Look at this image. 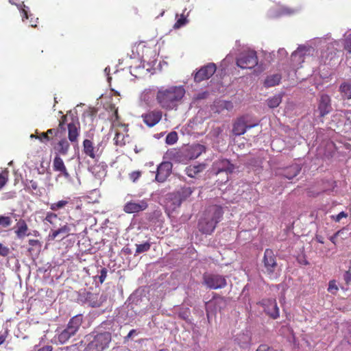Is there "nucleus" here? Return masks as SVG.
<instances>
[{"label":"nucleus","instance_id":"1","mask_svg":"<svg viewBox=\"0 0 351 351\" xmlns=\"http://www.w3.org/2000/svg\"><path fill=\"white\" fill-rule=\"evenodd\" d=\"M185 93L183 86H161L158 89L156 99L163 109L167 110L177 109Z\"/></svg>","mask_w":351,"mask_h":351},{"label":"nucleus","instance_id":"2","mask_svg":"<svg viewBox=\"0 0 351 351\" xmlns=\"http://www.w3.org/2000/svg\"><path fill=\"white\" fill-rule=\"evenodd\" d=\"M223 214L221 206L217 205L210 206L206 210L204 217L199 221V230L203 234H211L217 224L221 220Z\"/></svg>","mask_w":351,"mask_h":351},{"label":"nucleus","instance_id":"3","mask_svg":"<svg viewBox=\"0 0 351 351\" xmlns=\"http://www.w3.org/2000/svg\"><path fill=\"white\" fill-rule=\"evenodd\" d=\"M265 271L271 279H276L279 275L278 266L274 252L271 249H266L263 260Z\"/></svg>","mask_w":351,"mask_h":351},{"label":"nucleus","instance_id":"4","mask_svg":"<svg viewBox=\"0 0 351 351\" xmlns=\"http://www.w3.org/2000/svg\"><path fill=\"white\" fill-rule=\"evenodd\" d=\"M235 169L234 165L226 158H220L215 161L213 165V171L217 176L225 173L226 178H222L220 182L222 184L226 183L229 180V175L231 174Z\"/></svg>","mask_w":351,"mask_h":351},{"label":"nucleus","instance_id":"5","mask_svg":"<svg viewBox=\"0 0 351 351\" xmlns=\"http://www.w3.org/2000/svg\"><path fill=\"white\" fill-rule=\"evenodd\" d=\"M257 64L258 57L254 50L243 51L237 58V65L243 69H251Z\"/></svg>","mask_w":351,"mask_h":351},{"label":"nucleus","instance_id":"6","mask_svg":"<svg viewBox=\"0 0 351 351\" xmlns=\"http://www.w3.org/2000/svg\"><path fill=\"white\" fill-rule=\"evenodd\" d=\"M202 283L210 289H223L227 285L226 277L218 274L205 273Z\"/></svg>","mask_w":351,"mask_h":351},{"label":"nucleus","instance_id":"7","mask_svg":"<svg viewBox=\"0 0 351 351\" xmlns=\"http://www.w3.org/2000/svg\"><path fill=\"white\" fill-rule=\"evenodd\" d=\"M93 339L89 343V351H102L110 341L111 336L108 332L90 334Z\"/></svg>","mask_w":351,"mask_h":351},{"label":"nucleus","instance_id":"8","mask_svg":"<svg viewBox=\"0 0 351 351\" xmlns=\"http://www.w3.org/2000/svg\"><path fill=\"white\" fill-rule=\"evenodd\" d=\"M228 300L224 297L215 295L210 300L206 308V315L209 319L212 314H215L217 311L221 312L227 307Z\"/></svg>","mask_w":351,"mask_h":351},{"label":"nucleus","instance_id":"9","mask_svg":"<svg viewBox=\"0 0 351 351\" xmlns=\"http://www.w3.org/2000/svg\"><path fill=\"white\" fill-rule=\"evenodd\" d=\"M217 69L215 63H208L202 66L195 74L194 80L195 82H201L211 77Z\"/></svg>","mask_w":351,"mask_h":351},{"label":"nucleus","instance_id":"10","mask_svg":"<svg viewBox=\"0 0 351 351\" xmlns=\"http://www.w3.org/2000/svg\"><path fill=\"white\" fill-rule=\"evenodd\" d=\"M246 117H239L233 123L232 133L235 136H240L246 132L247 129L252 128L258 125L257 121L249 123L245 119Z\"/></svg>","mask_w":351,"mask_h":351},{"label":"nucleus","instance_id":"11","mask_svg":"<svg viewBox=\"0 0 351 351\" xmlns=\"http://www.w3.org/2000/svg\"><path fill=\"white\" fill-rule=\"evenodd\" d=\"M206 150V147L203 145L193 144L184 148L180 152V154L188 160L197 158Z\"/></svg>","mask_w":351,"mask_h":351},{"label":"nucleus","instance_id":"12","mask_svg":"<svg viewBox=\"0 0 351 351\" xmlns=\"http://www.w3.org/2000/svg\"><path fill=\"white\" fill-rule=\"evenodd\" d=\"M264 308V311L272 319H277L280 316L279 308L276 300L272 298L263 299L260 302Z\"/></svg>","mask_w":351,"mask_h":351},{"label":"nucleus","instance_id":"13","mask_svg":"<svg viewBox=\"0 0 351 351\" xmlns=\"http://www.w3.org/2000/svg\"><path fill=\"white\" fill-rule=\"evenodd\" d=\"M332 110L331 99L327 94L321 95L317 104V112L319 117H324Z\"/></svg>","mask_w":351,"mask_h":351},{"label":"nucleus","instance_id":"14","mask_svg":"<svg viewBox=\"0 0 351 351\" xmlns=\"http://www.w3.org/2000/svg\"><path fill=\"white\" fill-rule=\"evenodd\" d=\"M173 165L171 162L165 161L161 162L157 167L156 180L158 182H164L171 175Z\"/></svg>","mask_w":351,"mask_h":351},{"label":"nucleus","instance_id":"15","mask_svg":"<svg viewBox=\"0 0 351 351\" xmlns=\"http://www.w3.org/2000/svg\"><path fill=\"white\" fill-rule=\"evenodd\" d=\"M302 169V167L299 164H292L290 166L282 169H278L276 171V175L282 176L287 180H292L297 176Z\"/></svg>","mask_w":351,"mask_h":351},{"label":"nucleus","instance_id":"16","mask_svg":"<svg viewBox=\"0 0 351 351\" xmlns=\"http://www.w3.org/2000/svg\"><path fill=\"white\" fill-rule=\"evenodd\" d=\"M162 116V113L160 110H154L143 114L141 117L148 127H153L161 120Z\"/></svg>","mask_w":351,"mask_h":351},{"label":"nucleus","instance_id":"17","mask_svg":"<svg viewBox=\"0 0 351 351\" xmlns=\"http://www.w3.org/2000/svg\"><path fill=\"white\" fill-rule=\"evenodd\" d=\"M182 203L180 197L176 191L168 193L166 197V208L167 210L174 211L176 208H179Z\"/></svg>","mask_w":351,"mask_h":351},{"label":"nucleus","instance_id":"18","mask_svg":"<svg viewBox=\"0 0 351 351\" xmlns=\"http://www.w3.org/2000/svg\"><path fill=\"white\" fill-rule=\"evenodd\" d=\"M147 206L148 204L145 200L129 202L124 206L123 210L127 213H134L144 210Z\"/></svg>","mask_w":351,"mask_h":351},{"label":"nucleus","instance_id":"19","mask_svg":"<svg viewBox=\"0 0 351 351\" xmlns=\"http://www.w3.org/2000/svg\"><path fill=\"white\" fill-rule=\"evenodd\" d=\"M338 90L343 100L351 99V80L344 81L341 83Z\"/></svg>","mask_w":351,"mask_h":351},{"label":"nucleus","instance_id":"20","mask_svg":"<svg viewBox=\"0 0 351 351\" xmlns=\"http://www.w3.org/2000/svg\"><path fill=\"white\" fill-rule=\"evenodd\" d=\"M53 168L54 171L60 172L64 177L68 178L69 176L62 159L58 156H56L53 159Z\"/></svg>","mask_w":351,"mask_h":351},{"label":"nucleus","instance_id":"21","mask_svg":"<svg viewBox=\"0 0 351 351\" xmlns=\"http://www.w3.org/2000/svg\"><path fill=\"white\" fill-rule=\"evenodd\" d=\"M234 341L241 348H247L250 345L251 337L249 332L246 331L245 332H243L238 334Z\"/></svg>","mask_w":351,"mask_h":351},{"label":"nucleus","instance_id":"22","mask_svg":"<svg viewBox=\"0 0 351 351\" xmlns=\"http://www.w3.org/2000/svg\"><path fill=\"white\" fill-rule=\"evenodd\" d=\"M206 168L204 164H198L189 165L186 167L185 173L190 178H195L199 173L202 172Z\"/></svg>","mask_w":351,"mask_h":351},{"label":"nucleus","instance_id":"23","mask_svg":"<svg viewBox=\"0 0 351 351\" xmlns=\"http://www.w3.org/2000/svg\"><path fill=\"white\" fill-rule=\"evenodd\" d=\"M107 166L104 162H101L99 164L93 165L89 171H91L93 175L96 178L101 179L102 177L106 176Z\"/></svg>","mask_w":351,"mask_h":351},{"label":"nucleus","instance_id":"24","mask_svg":"<svg viewBox=\"0 0 351 351\" xmlns=\"http://www.w3.org/2000/svg\"><path fill=\"white\" fill-rule=\"evenodd\" d=\"M282 75L280 73H275L267 75L264 80V86L266 88L273 87L278 85L281 81Z\"/></svg>","mask_w":351,"mask_h":351},{"label":"nucleus","instance_id":"25","mask_svg":"<svg viewBox=\"0 0 351 351\" xmlns=\"http://www.w3.org/2000/svg\"><path fill=\"white\" fill-rule=\"evenodd\" d=\"M16 228L14 232L19 239H23L27 234L28 226L24 219H20L16 223Z\"/></svg>","mask_w":351,"mask_h":351},{"label":"nucleus","instance_id":"26","mask_svg":"<svg viewBox=\"0 0 351 351\" xmlns=\"http://www.w3.org/2000/svg\"><path fill=\"white\" fill-rule=\"evenodd\" d=\"M82 315H77L73 317L68 323V330H71L75 334L82 323Z\"/></svg>","mask_w":351,"mask_h":351},{"label":"nucleus","instance_id":"27","mask_svg":"<svg viewBox=\"0 0 351 351\" xmlns=\"http://www.w3.org/2000/svg\"><path fill=\"white\" fill-rule=\"evenodd\" d=\"M60 128V129H49L45 132H41L38 134H36V138L38 139L40 142L46 143L49 141V134H54V136H59L61 134Z\"/></svg>","mask_w":351,"mask_h":351},{"label":"nucleus","instance_id":"28","mask_svg":"<svg viewBox=\"0 0 351 351\" xmlns=\"http://www.w3.org/2000/svg\"><path fill=\"white\" fill-rule=\"evenodd\" d=\"M69 231H70L69 227L67 225H64L63 226L58 228V230H51V232L49 234V237L52 239H54L56 237H58V236H62V238L63 239L65 237H66L67 235H69Z\"/></svg>","mask_w":351,"mask_h":351},{"label":"nucleus","instance_id":"29","mask_svg":"<svg viewBox=\"0 0 351 351\" xmlns=\"http://www.w3.org/2000/svg\"><path fill=\"white\" fill-rule=\"evenodd\" d=\"M195 188L191 186H183L176 191V193L180 197L182 202L186 200L193 193Z\"/></svg>","mask_w":351,"mask_h":351},{"label":"nucleus","instance_id":"30","mask_svg":"<svg viewBox=\"0 0 351 351\" xmlns=\"http://www.w3.org/2000/svg\"><path fill=\"white\" fill-rule=\"evenodd\" d=\"M103 152V148L98 145L97 147L93 146V143L89 141V156L95 159V162L98 161L99 156Z\"/></svg>","mask_w":351,"mask_h":351},{"label":"nucleus","instance_id":"31","mask_svg":"<svg viewBox=\"0 0 351 351\" xmlns=\"http://www.w3.org/2000/svg\"><path fill=\"white\" fill-rule=\"evenodd\" d=\"M152 243L149 241H146L142 243H136V251L134 256H138L141 254L148 252L150 250Z\"/></svg>","mask_w":351,"mask_h":351},{"label":"nucleus","instance_id":"32","mask_svg":"<svg viewBox=\"0 0 351 351\" xmlns=\"http://www.w3.org/2000/svg\"><path fill=\"white\" fill-rule=\"evenodd\" d=\"M75 334L71 330H69L68 328L63 330L58 335V340L61 344L66 343L69 339L73 336Z\"/></svg>","mask_w":351,"mask_h":351},{"label":"nucleus","instance_id":"33","mask_svg":"<svg viewBox=\"0 0 351 351\" xmlns=\"http://www.w3.org/2000/svg\"><path fill=\"white\" fill-rule=\"evenodd\" d=\"M106 300V297L104 295H93L89 297V306L92 308H100L102 303Z\"/></svg>","mask_w":351,"mask_h":351},{"label":"nucleus","instance_id":"34","mask_svg":"<svg viewBox=\"0 0 351 351\" xmlns=\"http://www.w3.org/2000/svg\"><path fill=\"white\" fill-rule=\"evenodd\" d=\"M266 102L269 108H277L282 102V95L280 94L276 95L271 97L268 98Z\"/></svg>","mask_w":351,"mask_h":351},{"label":"nucleus","instance_id":"35","mask_svg":"<svg viewBox=\"0 0 351 351\" xmlns=\"http://www.w3.org/2000/svg\"><path fill=\"white\" fill-rule=\"evenodd\" d=\"M69 147V144L66 139L59 141L57 147H55L59 154L65 155L66 154Z\"/></svg>","mask_w":351,"mask_h":351},{"label":"nucleus","instance_id":"36","mask_svg":"<svg viewBox=\"0 0 351 351\" xmlns=\"http://www.w3.org/2000/svg\"><path fill=\"white\" fill-rule=\"evenodd\" d=\"M69 130V138L71 141H75L78 136V132L76 125L73 123L67 125Z\"/></svg>","mask_w":351,"mask_h":351},{"label":"nucleus","instance_id":"37","mask_svg":"<svg viewBox=\"0 0 351 351\" xmlns=\"http://www.w3.org/2000/svg\"><path fill=\"white\" fill-rule=\"evenodd\" d=\"M59 218L56 214L53 212H47L43 221L45 223H49L54 227L56 221Z\"/></svg>","mask_w":351,"mask_h":351},{"label":"nucleus","instance_id":"38","mask_svg":"<svg viewBox=\"0 0 351 351\" xmlns=\"http://www.w3.org/2000/svg\"><path fill=\"white\" fill-rule=\"evenodd\" d=\"M307 49L305 47H299L296 51L292 53L291 57L293 60H295L297 57L299 58L298 61H303V56H304Z\"/></svg>","mask_w":351,"mask_h":351},{"label":"nucleus","instance_id":"39","mask_svg":"<svg viewBox=\"0 0 351 351\" xmlns=\"http://www.w3.org/2000/svg\"><path fill=\"white\" fill-rule=\"evenodd\" d=\"M178 140V133L175 131H172L169 132L165 139V143L167 145H173L175 144Z\"/></svg>","mask_w":351,"mask_h":351},{"label":"nucleus","instance_id":"40","mask_svg":"<svg viewBox=\"0 0 351 351\" xmlns=\"http://www.w3.org/2000/svg\"><path fill=\"white\" fill-rule=\"evenodd\" d=\"M64 119H66L65 117H62V120L60 121L59 127L58 129L60 128V131L62 132L61 134H59V136H54V134H49V141H53L55 137H61L62 136L64 135L66 132V128L64 126Z\"/></svg>","mask_w":351,"mask_h":351},{"label":"nucleus","instance_id":"41","mask_svg":"<svg viewBox=\"0 0 351 351\" xmlns=\"http://www.w3.org/2000/svg\"><path fill=\"white\" fill-rule=\"evenodd\" d=\"M99 218L95 216L89 215V224H90V227L95 226L97 224ZM99 220L101 221L99 223V227L103 228V225L104 224V221H108L106 219H101L99 215Z\"/></svg>","mask_w":351,"mask_h":351},{"label":"nucleus","instance_id":"42","mask_svg":"<svg viewBox=\"0 0 351 351\" xmlns=\"http://www.w3.org/2000/svg\"><path fill=\"white\" fill-rule=\"evenodd\" d=\"M189 21L187 20L186 17L184 15V13H182L180 16V17L176 21V23L173 25L174 29H179L186 24H187Z\"/></svg>","mask_w":351,"mask_h":351},{"label":"nucleus","instance_id":"43","mask_svg":"<svg viewBox=\"0 0 351 351\" xmlns=\"http://www.w3.org/2000/svg\"><path fill=\"white\" fill-rule=\"evenodd\" d=\"M68 204V201L66 200H60L56 203H52L50 204V209L53 211L58 210L60 208H62Z\"/></svg>","mask_w":351,"mask_h":351},{"label":"nucleus","instance_id":"44","mask_svg":"<svg viewBox=\"0 0 351 351\" xmlns=\"http://www.w3.org/2000/svg\"><path fill=\"white\" fill-rule=\"evenodd\" d=\"M12 223V219L8 216H0V228H8Z\"/></svg>","mask_w":351,"mask_h":351},{"label":"nucleus","instance_id":"45","mask_svg":"<svg viewBox=\"0 0 351 351\" xmlns=\"http://www.w3.org/2000/svg\"><path fill=\"white\" fill-rule=\"evenodd\" d=\"M106 275H107V269L105 267H101V269L99 270V275H96V276H93V278H95V280L97 278H98L99 282L101 284L105 280V279L106 278Z\"/></svg>","mask_w":351,"mask_h":351},{"label":"nucleus","instance_id":"46","mask_svg":"<svg viewBox=\"0 0 351 351\" xmlns=\"http://www.w3.org/2000/svg\"><path fill=\"white\" fill-rule=\"evenodd\" d=\"M339 290L335 280H330L328 284V291L330 293L335 295Z\"/></svg>","mask_w":351,"mask_h":351},{"label":"nucleus","instance_id":"47","mask_svg":"<svg viewBox=\"0 0 351 351\" xmlns=\"http://www.w3.org/2000/svg\"><path fill=\"white\" fill-rule=\"evenodd\" d=\"M150 94L151 91L149 90H145L141 95V99L148 104L150 101Z\"/></svg>","mask_w":351,"mask_h":351},{"label":"nucleus","instance_id":"48","mask_svg":"<svg viewBox=\"0 0 351 351\" xmlns=\"http://www.w3.org/2000/svg\"><path fill=\"white\" fill-rule=\"evenodd\" d=\"M99 191L96 190V189H94V190H92L90 193H89V200L90 199H94L93 203H95V202H97V199L99 198Z\"/></svg>","mask_w":351,"mask_h":351},{"label":"nucleus","instance_id":"49","mask_svg":"<svg viewBox=\"0 0 351 351\" xmlns=\"http://www.w3.org/2000/svg\"><path fill=\"white\" fill-rule=\"evenodd\" d=\"M220 107L223 109H226L228 111H230L233 109V104L231 101H223L220 104Z\"/></svg>","mask_w":351,"mask_h":351},{"label":"nucleus","instance_id":"50","mask_svg":"<svg viewBox=\"0 0 351 351\" xmlns=\"http://www.w3.org/2000/svg\"><path fill=\"white\" fill-rule=\"evenodd\" d=\"M344 49L351 53V34L348 35L344 40Z\"/></svg>","mask_w":351,"mask_h":351},{"label":"nucleus","instance_id":"51","mask_svg":"<svg viewBox=\"0 0 351 351\" xmlns=\"http://www.w3.org/2000/svg\"><path fill=\"white\" fill-rule=\"evenodd\" d=\"M348 217V214L345 213L344 211L340 212L337 215H332L331 218L336 222H339L341 219L346 218Z\"/></svg>","mask_w":351,"mask_h":351},{"label":"nucleus","instance_id":"52","mask_svg":"<svg viewBox=\"0 0 351 351\" xmlns=\"http://www.w3.org/2000/svg\"><path fill=\"white\" fill-rule=\"evenodd\" d=\"M94 246L88 249L89 254H94L96 252L97 250H99L102 246L101 241H95L94 242Z\"/></svg>","mask_w":351,"mask_h":351},{"label":"nucleus","instance_id":"53","mask_svg":"<svg viewBox=\"0 0 351 351\" xmlns=\"http://www.w3.org/2000/svg\"><path fill=\"white\" fill-rule=\"evenodd\" d=\"M10 252V249L0 243V255L5 257L8 256Z\"/></svg>","mask_w":351,"mask_h":351},{"label":"nucleus","instance_id":"54","mask_svg":"<svg viewBox=\"0 0 351 351\" xmlns=\"http://www.w3.org/2000/svg\"><path fill=\"white\" fill-rule=\"evenodd\" d=\"M8 181V173H0V189H1Z\"/></svg>","mask_w":351,"mask_h":351},{"label":"nucleus","instance_id":"55","mask_svg":"<svg viewBox=\"0 0 351 351\" xmlns=\"http://www.w3.org/2000/svg\"><path fill=\"white\" fill-rule=\"evenodd\" d=\"M343 280L346 282V285H350L351 283V272L350 271H346L343 274Z\"/></svg>","mask_w":351,"mask_h":351},{"label":"nucleus","instance_id":"56","mask_svg":"<svg viewBox=\"0 0 351 351\" xmlns=\"http://www.w3.org/2000/svg\"><path fill=\"white\" fill-rule=\"evenodd\" d=\"M141 175L140 171H133L130 174V178L133 182H136L140 178Z\"/></svg>","mask_w":351,"mask_h":351},{"label":"nucleus","instance_id":"57","mask_svg":"<svg viewBox=\"0 0 351 351\" xmlns=\"http://www.w3.org/2000/svg\"><path fill=\"white\" fill-rule=\"evenodd\" d=\"M277 53H278V56L280 57V59L284 58L287 55V51L285 49H283V48L280 49L278 51Z\"/></svg>","mask_w":351,"mask_h":351},{"label":"nucleus","instance_id":"58","mask_svg":"<svg viewBox=\"0 0 351 351\" xmlns=\"http://www.w3.org/2000/svg\"><path fill=\"white\" fill-rule=\"evenodd\" d=\"M29 187L33 190H37L38 188V183L36 181L30 180L29 183Z\"/></svg>","mask_w":351,"mask_h":351},{"label":"nucleus","instance_id":"59","mask_svg":"<svg viewBox=\"0 0 351 351\" xmlns=\"http://www.w3.org/2000/svg\"><path fill=\"white\" fill-rule=\"evenodd\" d=\"M340 232H341L340 230L337 231L336 233H335L333 235H332V236L329 238L330 241L332 243H334L335 245H336V239H337V237H338V235L339 234Z\"/></svg>","mask_w":351,"mask_h":351},{"label":"nucleus","instance_id":"60","mask_svg":"<svg viewBox=\"0 0 351 351\" xmlns=\"http://www.w3.org/2000/svg\"><path fill=\"white\" fill-rule=\"evenodd\" d=\"M105 312V310L104 309H98V310H96L95 311H93V312H89V314H93V316H98L102 313H104Z\"/></svg>","mask_w":351,"mask_h":351},{"label":"nucleus","instance_id":"61","mask_svg":"<svg viewBox=\"0 0 351 351\" xmlns=\"http://www.w3.org/2000/svg\"><path fill=\"white\" fill-rule=\"evenodd\" d=\"M269 346L266 344L260 345L256 351H268Z\"/></svg>","mask_w":351,"mask_h":351},{"label":"nucleus","instance_id":"62","mask_svg":"<svg viewBox=\"0 0 351 351\" xmlns=\"http://www.w3.org/2000/svg\"><path fill=\"white\" fill-rule=\"evenodd\" d=\"M77 346V348L80 350L81 348H83L84 351H86L87 350V346H86V343H84V341H81L79 344H76Z\"/></svg>","mask_w":351,"mask_h":351},{"label":"nucleus","instance_id":"63","mask_svg":"<svg viewBox=\"0 0 351 351\" xmlns=\"http://www.w3.org/2000/svg\"><path fill=\"white\" fill-rule=\"evenodd\" d=\"M122 252L125 255H129L132 253V250L130 247H126V246L123 248Z\"/></svg>","mask_w":351,"mask_h":351},{"label":"nucleus","instance_id":"64","mask_svg":"<svg viewBox=\"0 0 351 351\" xmlns=\"http://www.w3.org/2000/svg\"><path fill=\"white\" fill-rule=\"evenodd\" d=\"M52 348L51 346H45L40 348L38 351H51Z\"/></svg>","mask_w":351,"mask_h":351}]
</instances>
